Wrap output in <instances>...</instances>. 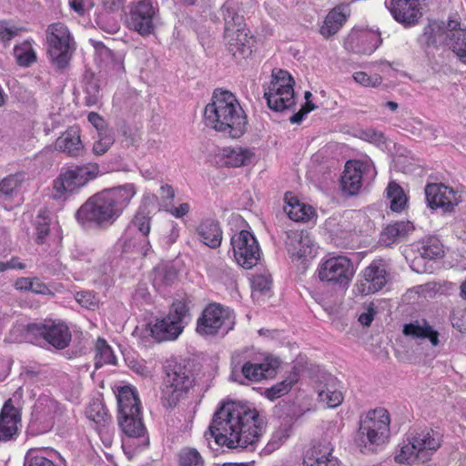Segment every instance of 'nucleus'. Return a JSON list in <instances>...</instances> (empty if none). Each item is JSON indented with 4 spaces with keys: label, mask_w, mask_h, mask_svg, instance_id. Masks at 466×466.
I'll use <instances>...</instances> for the list:
<instances>
[{
    "label": "nucleus",
    "mask_w": 466,
    "mask_h": 466,
    "mask_svg": "<svg viewBox=\"0 0 466 466\" xmlns=\"http://www.w3.org/2000/svg\"><path fill=\"white\" fill-rule=\"evenodd\" d=\"M63 413L61 404L47 396H41L35 406V418L45 423V431L52 429L56 420H60Z\"/></svg>",
    "instance_id": "4be33fe9"
},
{
    "label": "nucleus",
    "mask_w": 466,
    "mask_h": 466,
    "mask_svg": "<svg viewBox=\"0 0 466 466\" xmlns=\"http://www.w3.org/2000/svg\"><path fill=\"white\" fill-rule=\"evenodd\" d=\"M319 401L323 402L328 408H336L343 401L341 391L336 389V379L329 376L328 383L318 390Z\"/></svg>",
    "instance_id": "72a5a7b5"
},
{
    "label": "nucleus",
    "mask_w": 466,
    "mask_h": 466,
    "mask_svg": "<svg viewBox=\"0 0 466 466\" xmlns=\"http://www.w3.org/2000/svg\"><path fill=\"white\" fill-rule=\"evenodd\" d=\"M270 82H277L285 88H288V86L293 88L295 84L291 75L288 71L282 69L278 70L276 73H272V80Z\"/></svg>",
    "instance_id": "bf43d9fd"
},
{
    "label": "nucleus",
    "mask_w": 466,
    "mask_h": 466,
    "mask_svg": "<svg viewBox=\"0 0 466 466\" xmlns=\"http://www.w3.org/2000/svg\"><path fill=\"white\" fill-rule=\"evenodd\" d=\"M189 209L188 203H182L177 208L169 209V213L177 218H181L189 212Z\"/></svg>",
    "instance_id": "338daca9"
},
{
    "label": "nucleus",
    "mask_w": 466,
    "mask_h": 466,
    "mask_svg": "<svg viewBox=\"0 0 466 466\" xmlns=\"http://www.w3.org/2000/svg\"><path fill=\"white\" fill-rule=\"evenodd\" d=\"M135 194V185L131 183L104 189L80 206L76 219L83 228L106 229L121 216Z\"/></svg>",
    "instance_id": "f03ea898"
},
{
    "label": "nucleus",
    "mask_w": 466,
    "mask_h": 466,
    "mask_svg": "<svg viewBox=\"0 0 466 466\" xmlns=\"http://www.w3.org/2000/svg\"><path fill=\"white\" fill-rule=\"evenodd\" d=\"M454 191L451 187L441 184H429L425 187V197L428 206L432 208H442L451 210L453 206Z\"/></svg>",
    "instance_id": "b1692460"
},
{
    "label": "nucleus",
    "mask_w": 466,
    "mask_h": 466,
    "mask_svg": "<svg viewBox=\"0 0 466 466\" xmlns=\"http://www.w3.org/2000/svg\"><path fill=\"white\" fill-rule=\"evenodd\" d=\"M387 270L383 260H374L363 271V279L360 290L364 295L373 294L380 290L387 283Z\"/></svg>",
    "instance_id": "a211bd4d"
},
{
    "label": "nucleus",
    "mask_w": 466,
    "mask_h": 466,
    "mask_svg": "<svg viewBox=\"0 0 466 466\" xmlns=\"http://www.w3.org/2000/svg\"><path fill=\"white\" fill-rule=\"evenodd\" d=\"M272 285V279L270 276L266 275H257L253 278L251 286H252V295L255 296L256 293L264 294L270 290Z\"/></svg>",
    "instance_id": "603ef678"
},
{
    "label": "nucleus",
    "mask_w": 466,
    "mask_h": 466,
    "mask_svg": "<svg viewBox=\"0 0 466 466\" xmlns=\"http://www.w3.org/2000/svg\"><path fill=\"white\" fill-rule=\"evenodd\" d=\"M353 79L363 86L377 87L382 83V77L380 75L369 76L367 73L359 71L353 74Z\"/></svg>",
    "instance_id": "864d4df0"
},
{
    "label": "nucleus",
    "mask_w": 466,
    "mask_h": 466,
    "mask_svg": "<svg viewBox=\"0 0 466 466\" xmlns=\"http://www.w3.org/2000/svg\"><path fill=\"white\" fill-rule=\"evenodd\" d=\"M31 292L35 294H52L50 289L37 278L33 279Z\"/></svg>",
    "instance_id": "e2e57ef3"
},
{
    "label": "nucleus",
    "mask_w": 466,
    "mask_h": 466,
    "mask_svg": "<svg viewBox=\"0 0 466 466\" xmlns=\"http://www.w3.org/2000/svg\"><path fill=\"white\" fill-rule=\"evenodd\" d=\"M333 446L323 439L312 444L306 451L304 466H339V461L332 455Z\"/></svg>",
    "instance_id": "aec40b11"
},
{
    "label": "nucleus",
    "mask_w": 466,
    "mask_h": 466,
    "mask_svg": "<svg viewBox=\"0 0 466 466\" xmlns=\"http://www.w3.org/2000/svg\"><path fill=\"white\" fill-rule=\"evenodd\" d=\"M116 358L106 339L99 338L96 343L95 367L100 369L105 364H116Z\"/></svg>",
    "instance_id": "58836bf2"
},
{
    "label": "nucleus",
    "mask_w": 466,
    "mask_h": 466,
    "mask_svg": "<svg viewBox=\"0 0 466 466\" xmlns=\"http://www.w3.org/2000/svg\"><path fill=\"white\" fill-rule=\"evenodd\" d=\"M156 7L151 0H140L133 6L127 16L129 29H153Z\"/></svg>",
    "instance_id": "f3484780"
},
{
    "label": "nucleus",
    "mask_w": 466,
    "mask_h": 466,
    "mask_svg": "<svg viewBox=\"0 0 466 466\" xmlns=\"http://www.w3.org/2000/svg\"><path fill=\"white\" fill-rule=\"evenodd\" d=\"M179 466H204L200 453L195 448H184L179 451Z\"/></svg>",
    "instance_id": "09e8293b"
},
{
    "label": "nucleus",
    "mask_w": 466,
    "mask_h": 466,
    "mask_svg": "<svg viewBox=\"0 0 466 466\" xmlns=\"http://www.w3.org/2000/svg\"><path fill=\"white\" fill-rule=\"evenodd\" d=\"M194 376L190 369L177 363L167 372L162 389L161 400L166 408L175 407L193 387Z\"/></svg>",
    "instance_id": "1a4fd4ad"
},
{
    "label": "nucleus",
    "mask_w": 466,
    "mask_h": 466,
    "mask_svg": "<svg viewBox=\"0 0 466 466\" xmlns=\"http://www.w3.org/2000/svg\"><path fill=\"white\" fill-rule=\"evenodd\" d=\"M115 143V133L112 128L100 131L97 133V139L93 145V152L95 155L101 156L108 151Z\"/></svg>",
    "instance_id": "a18cd8bd"
},
{
    "label": "nucleus",
    "mask_w": 466,
    "mask_h": 466,
    "mask_svg": "<svg viewBox=\"0 0 466 466\" xmlns=\"http://www.w3.org/2000/svg\"><path fill=\"white\" fill-rule=\"evenodd\" d=\"M234 257L238 265L244 268L256 266L260 258V248L254 235L248 230H241L231 238Z\"/></svg>",
    "instance_id": "f8f14e48"
},
{
    "label": "nucleus",
    "mask_w": 466,
    "mask_h": 466,
    "mask_svg": "<svg viewBox=\"0 0 466 466\" xmlns=\"http://www.w3.org/2000/svg\"><path fill=\"white\" fill-rule=\"evenodd\" d=\"M87 119L95 127L97 133L100 131L109 129L105 119L96 112L89 113L87 116Z\"/></svg>",
    "instance_id": "680f3d73"
},
{
    "label": "nucleus",
    "mask_w": 466,
    "mask_h": 466,
    "mask_svg": "<svg viewBox=\"0 0 466 466\" xmlns=\"http://www.w3.org/2000/svg\"><path fill=\"white\" fill-rule=\"evenodd\" d=\"M360 138L370 143H373L377 146H381L386 143V137L384 134L373 128L360 130Z\"/></svg>",
    "instance_id": "5fc2aeb1"
},
{
    "label": "nucleus",
    "mask_w": 466,
    "mask_h": 466,
    "mask_svg": "<svg viewBox=\"0 0 466 466\" xmlns=\"http://www.w3.org/2000/svg\"><path fill=\"white\" fill-rule=\"evenodd\" d=\"M274 415L281 420V425L273 438H278L279 442H282L283 440H287L289 437L292 425L296 420L295 406L290 402L280 401L274 408Z\"/></svg>",
    "instance_id": "c756f323"
},
{
    "label": "nucleus",
    "mask_w": 466,
    "mask_h": 466,
    "mask_svg": "<svg viewBox=\"0 0 466 466\" xmlns=\"http://www.w3.org/2000/svg\"><path fill=\"white\" fill-rule=\"evenodd\" d=\"M21 412L13 405L11 399L5 400L0 411V441L13 440L18 434Z\"/></svg>",
    "instance_id": "412c9836"
},
{
    "label": "nucleus",
    "mask_w": 466,
    "mask_h": 466,
    "mask_svg": "<svg viewBox=\"0 0 466 466\" xmlns=\"http://www.w3.org/2000/svg\"><path fill=\"white\" fill-rule=\"evenodd\" d=\"M294 382L295 381L291 379L283 380L270 388L266 389L264 395L267 399L273 401L289 392Z\"/></svg>",
    "instance_id": "49530a36"
},
{
    "label": "nucleus",
    "mask_w": 466,
    "mask_h": 466,
    "mask_svg": "<svg viewBox=\"0 0 466 466\" xmlns=\"http://www.w3.org/2000/svg\"><path fill=\"white\" fill-rule=\"evenodd\" d=\"M224 41L228 53L239 63L252 54L256 38L251 31H225Z\"/></svg>",
    "instance_id": "dca6fc26"
},
{
    "label": "nucleus",
    "mask_w": 466,
    "mask_h": 466,
    "mask_svg": "<svg viewBox=\"0 0 466 466\" xmlns=\"http://www.w3.org/2000/svg\"><path fill=\"white\" fill-rule=\"evenodd\" d=\"M223 157L225 158V165L238 167L250 164L254 157V153L250 149L238 147L225 148L223 150Z\"/></svg>",
    "instance_id": "f704fd0d"
},
{
    "label": "nucleus",
    "mask_w": 466,
    "mask_h": 466,
    "mask_svg": "<svg viewBox=\"0 0 466 466\" xmlns=\"http://www.w3.org/2000/svg\"><path fill=\"white\" fill-rule=\"evenodd\" d=\"M403 334L414 339H429L433 347L440 344L439 332L425 319H416L403 326Z\"/></svg>",
    "instance_id": "c85d7f7f"
},
{
    "label": "nucleus",
    "mask_w": 466,
    "mask_h": 466,
    "mask_svg": "<svg viewBox=\"0 0 466 466\" xmlns=\"http://www.w3.org/2000/svg\"><path fill=\"white\" fill-rule=\"evenodd\" d=\"M388 198H390V209L395 212H400L404 209L407 198L402 188L395 182H390L387 187Z\"/></svg>",
    "instance_id": "c03bdc74"
},
{
    "label": "nucleus",
    "mask_w": 466,
    "mask_h": 466,
    "mask_svg": "<svg viewBox=\"0 0 466 466\" xmlns=\"http://www.w3.org/2000/svg\"><path fill=\"white\" fill-rule=\"evenodd\" d=\"M364 164L360 161H348L340 179L341 189L353 196L362 187V174Z\"/></svg>",
    "instance_id": "a878e982"
},
{
    "label": "nucleus",
    "mask_w": 466,
    "mask_h": 466,
    "mask_svg": "<svg viewBox=\"0 0 466 466\" xmlns=\"http://www.w3.org/2000/svg\"><path fill=\"white\" fill-rule=\"evenodd\" d=\"M26 179V173L19 171L4 177L0 181V202L12 199Z\"/></svg>",
    "instance_id": "473e14b6"
},
{
    "label": "nucleus",
    "mask_w": 466,
    "mask_h": 466,
    "mask_svg": "<svg viewBox=\"0 0 466 466\" xmlns=\"http://www.w3.org/2000/svg\"><path fill=\"white\" fill-rule=\"evenodd\" d=\"M413 226L410 221H398L387 226L381 234L380 240L390 246L399 239L406 237L410 231L413 230Z\"/></svg>",
    "instance_id": "e433bc0d"
},
{
    "label": "nucleus",
    "mask_w": 466,
    "mask_h": 466,
    "mask_svg": "<svg viewBox=\"0 0 466 466\" xmlns=\"http://www.w3.org/2000/svg\"><path fill=\"white\" fill-rule=\"evenodd\" d=\"M235 324L233 312L220 304L212 303L205 308L198 319L197 331L201 335H216L220 329L226 334Z\"/></svg>",
    "instance_id": "9d476101"
},
{
    "label": "nucleus",
    "mask_w": 466,
    "mask_h": 466,
    "mask_svg": "<svg viewBox=\"0 0 466 466\" xmlns=\"http://www.w3.org/2000/svg\"><path fill=\"white\" fill-rule=\"evenodd\" d=\"M285 212L294 221H307L313 214L311 207L300 203L297 199L289 202L288 207L285 208Z\"/></svg>",
    "instance_id": "79ce46f5"
},
{
    "label": "nucleus",
    "mask_w": 466,
    "mask_h": 466,
    "mask_svg": "<svg viewBox=\"0 0 466 466\" xmlns=\"http://www.w3.org/2000/svg\"><path fill=\"white\" fill-rule=\"evenodd\" d=\"M132 224L144 237L150 232V218L143 213L137 212L132 220Z\"/></svg>",
    "instance_id": "13d9d810"
},
{
    "label": "nucleus",
    "mask_w": 466,
    "mask_h": 466,
    "mask_svg": "<svg viewBox=\"0 0 466 466\" xmlns=\"http://www.w3.org/2000/svg\"><path fill=\"white\" fill-rule=\"evenodd\" d=\"M440 446L439 432L433 430H423L407 437L400 452L395 459L400 463L407 464H413L416 461L425 462Z\"/></svg>",
    "instance_id": "0eeeda50"
},
{
    "label": "nucleus",
    "mask_w": 466,
    "mask_h": 466,
    "mask_svg": "<svg viewBox=\"0 0 466 466\" xmlns=\"http://www.w3.org/2000/svg\"><path fill=\"white\" fill-rule=\"evenodd\" d=\"M190 300L187 298L175 299L168 314L157 319L150 326V335L157 342L175 340L184 330L190 319Z\"/></svg>",
    "instance_id": "39448f33"
},
{
    "label": "nucleus",
    "mask_w": 466,
    "mask_h": 466,
    "mask_svg": "<svg viewBox=\"0 0 466 466\" xmlns=\"http://www.w3.org/2000/svg\"><path fill=\"white\" fill-rule=\"evenodd\" d=\"M45 452L44 450H29L25 456L24 466H56L51 459L44 455Z\"/></svg>",
    "instance_id": "de8ad7c7"
},
{
    "label": "nucleus",
    "mask_w": 466,
    "mask_h": 466,
    "mask_svg": "<svg viewBox=\"0 0 466 466\" xmlns=\"http://www.w3.org/2000/svg\"><path fill=\"white\" fill-rule=\"evenodd\" d=\"M154 275V285L157 288L171 286L177 279V269L168 265L157 267Z\"/></svg>",
    "instance_id": "a19ab883"
},
{
    "label": "nucleus",
    "mask_w": 466,
    "mask_h": 466,
    "mask_svg": "<svg viewBox=\"0 0 466 466\" xmlns=\"http://www.w3.org/2000/svg\"><path fill=\"white\" fill-rule=\"evenodd\" d=\"M47 55L51 66L56 71H64L69 66L76 43L69 31H51L46 35Z\"/></svg>",
    "instance_id": "9b49d317"
},
{
    "label": "nucleus",
    "mask_w": 466,
    "mask_h": 466,
    "mask_svg": "<svg viewBox=\"0 0 466 466\" xmlns=\"http://www.w3.org/2000/svg\"><path fill=\"white\" fill-rule=\"evenodd\" d=\"M103 6L110 12L118 11L124 5L123 0H102Z\"/></svg>",
    "instance_id": "774afa93"
},
{
    "label": "nucleus",
    "mask_w": 466,
    "mask_h": 466,
    "mask_svg": "<svg viewBox=\"0 0 466 466\" xmlns=\"http://www.w3.org/2000/svg\"><path fill=\"white\" fill-rule=\"evenodd\" d=\"M76 300L84 308L94 309L98 303L95 294L91 291H78L75 295Z\"/></svg>",
    "instance_id": "6e6d98bb"
},
{
    "label": "nucleus",
    "mask_w": 466,
    "mask_h": 466,
    "mask_svg": "<svg viewBox=\"0 0 466 466\" xmlns=\"http://www.w3.org/2000/svg\"><path fill=\"white\" fill-rule=\"evenodd\" d=\"M55 148L66 153L68 157L80 156L84 150V146L80 138L78 127H70L62 133L55 142Z\"/></svg>",
    "instance_id": "bb28decb"
},
{
    "label": "nucleus",
    "mask_w": 466,
    "mask_h": 466,
    "mask_svg": "<svg viewBox=\"0 0 466 466\" xmlns=\"http://www.w3.org/2000/svg\"><path fill=\"white\" fill-rule=\"evenodd\" d=\"M418 251L421 258L430 260L442 258L445 254L443 244L436 237H428L423 238L420 242Z\"/></svg>",
    "instance_id": "c9c22d12"
},
{
    "label": "nucleus",
    "mask_w": 466,
    "mask_h": 466,
    "mask_svg": "<svg viewBox=\"0 0 466 466\" xmlns=\"http://www.w3.org/2000/svg\"><path fill=\"white\" fill-rule=\"evenodd\" d=\"M393 18L405 27L414 26L422 17L421 0H386Z\"/></svg>",
    "instance_id": "2eb2a0df"
},
{
    "label": "nucleus",
    "mask_w": 466,
    "mask_h": 466,
    "mask_svg": "<svg viewBox=\"0 0 466 466\" xmlns=\"http://www.w3.org/2000/svg\"><path fill=\"white\" fill-rule=\"evenodd\" d=\"M447 45L459 59L466 64V31H451Z\"/></svg>",
    "instance_id": "37998d69"
},
{
    "label": "nucleus",
    "mask_w": 466,
    "mask_h": 466,
    "mask_svg": "<svg viewBox=\"0 0 466 466\" xmlns=\"http://www.w3.org/2000/svg\"><path fill=\"white\" fill-rule=\"evenodd\" d=\"M222 13L225 21L224 29H233L234 27L241 29L245 25L243 15H239L234 8L223 7Z\"/></svg>",
    "instance_id": "8fccbe9b"
},
{
    "label": "nucleus",
    "mask_w": 466,
    "mask_h": 466,
    "mask_svg": "<svg viewBox=\"0 0 466 466\" xmlns=\"http://www.w3.org/2000/svg\"><path fill=\"white\" fill-rule=\"evenodd\" d=\"M266 425L265 416L252 404L228 400L216 410L204 436L207 441L213 438L218 445L228 449H254Z\"/></svg>",
    "instance_id": "f257e3e1"
},
{
    "label": "nucleus",
    "mask_w": 466,
    "mask_h": 466,
    "mask_svg": "<svg viewBox=\"0 0 466 466\" xmlns=\"http://www.w3.org/2000/svg\"><path fill=\"white\" fill-rule=\"evenodd\" d=\"M446 31H424L420 35L418 42L420 46L429 53L431 50H437L441 45L447 41Z\"/></svg>",
    "instance_id": "ea45409f"
},
{
    "label": "nucleus",
    "mask_w": 466,
    "mask_h": 466,
    "mask_svg": "<svg viewBox=\"0 0 466 466\" xmlns=\"http://www.w3.org/2000/svg\"><path fill=\"white\" fill-rule=\"evenodd\" d=\"M279 364L280 361L277 358H266L265 361L261 363L247 361L241 367V374L248 380L259 381L274 377Z\"/></svg>",
    "instance_id": "5701e85b"
},
{
    "label": "nucleus",
    "mask_w": 466,
    "mask_h": 466,
    "mask_svg": "<svg viewBox=\"0 0 466 466\" xmlns=\"http://www.w3.org/2000/svg\"><path fill=\"white\" fill-rule=\"evenodd\" d=\"M99 174V166L88 163L63 169L53 182V198L66 199L73 193L94 180Z\"/></svg>",
    "instance_id": "6e6552de"
},
{
    "label": "nucleus",
    "mask_w": 466,
    "mask_h": 466,
    "mask_svg": "<svg viewBox=\"0 0 466 466\" xmlns=\"http://www.w3.org/2000/svg\"><path fill=\"white\" fill-rule=\"evenodd\" d=\"M376 311L372 307H369L367 312H363L359 317V321L361 325L369 327L374 319Z\"/></svg>",
    "instance_id": "0e129e2a"
},
{
    "label": "nucleus",
    "mask_w": 466,
    "mask_h": 466,
    "mask_svg": "<svg viewBox=\"0 0 466 466\" xmlns=\"http://www.w3.org/2000/svg\"><path fill=\"white\" fill-rule=\"evenodd\" d=\"M15 53L17 63L22 66H29L36 60L35 53L32 48L24 50L16 47Z\"/></svg>",
    "instance_id": "4d7b16f0"
},
{
    "label": "nucleus",
    "mask_w": 466,
    "mask_h": 466,
    "mask_svg": "<svg viewBox=\"0 0 466 466\" xmlns=\"http://www.w3.org/2000/svg\"><path fill=\"white\" fill-rule=\"evenodd\" d=\"M33 279L30 278H18L15 282V288L17 290L31 291Z\"/></svg>",
    "instance_id": "69168bd1"
},
{
    "label": "nucleus",
    "mask_w": 466,
    "mask_h": 466,
    "mask_svg": "<svg viewBox=\"0 0 466 466\" xmlns=\"http://www.w3.org/2000/svg\"><path fill=\"white\" fill-rule=\"evenodd\" d=\"M286 246L292 258L301 259L315 257L314 244L308 233L302 231L289 233Z\"/></svg>",
    "instance_id": "393cba45"
},
{
    "label": "nucleus",
    "mask_w": 466,
    "mask_h": 466,
    "mask_svg": "<svg viewBox=\"0 0 466 466\" xmlns=\"http://www.w3.org/2000/svg\"><path fill=\"white\" fill-rule=\"evenodd\" d=\"M27 332L41 336L48 344L57 350L66 349L72 338L68 327L64 322H56L51 319L28 324Z\"/></svg>",
    "instance_id": "ddd939ff"
},
{
    "label": "nucleus",
    "mask_w": 466,
    "mask_h": 466,
    "mask_svg": "<svg viewBox=\"0 0 466 466\" xmlns=\"http://www.w3.org/2000/svg\"><path fill=\"white\" fill-rule=\"evenodd\" d=\"M205 125L232 138L247 130V115L236 96L229 91L215 89L204 110Z\"/></svg>",
    "instance_id": "7ed1b4c3"
},
{
    "label": "nucleus",
    "mask_w": 466,
    "mask_h": 466,
    "mask_svg": "<svg viewBox=\"0 0 466 466\" xmlns=\"http://www.w3.org/2000/svg\"><path fill=\"white\" fill-rule=\"evenodd\" d=\"M354 272L351 260L345 256H338L325 260L319 266V278L321 281L347 285Z\"/></svg>",
    "instance_id": "4468645a"
},
{
    "label": "nucleus",
    "mask_w": 466,
    "mask_h": 466,
    "mask_svg": "<svg viewBox=\"0 0 466 466\" xmlns=\"http://www.w3.org/2000/svg\"><path fill=\"white\" fill-rule=\"evenodd\" d=\"M198 240L210 248H217L222 241V229L218 220L205 218L196 228Z\"/></svg>",
    "instance_id": "cd10ccee"
},
{
    "label": "nucleus",
    "mask_w": 466,
    "mask_h": 466,
    "mask_svg": "<svg viewBox=\"0 0 466 466\" xmlns=\"http://www.w3.org/2000/svg\"><path fill=\"white\" fill-rule=\"evenodd\" d=\"M117 420L122 431L130 438L145 437L146 427L142 420L140 400L131 386H124L117 395Z\"/></svg>",
    "instance_id": "20e7f679"
},
{
    "label": "nucleus",
    "mask_w": 466,
    "mask_h": 466,
    "mask_svg": "<svg viewBox=\"0 0 466 466\" xmlns=\"http://www.w3.org/2000/svg\"><path fill=\"white\" fill-rule=\"evenodd\" d=\"M35 229L36 242L43 244L46 236L49 234V223L46 221V218L38 217Z\"/></svg>",
    "instance_id": "052dcab7"
},
{
    "label": "nucleus",
    "mask_w": 466,
    "mask_h": 466,
    "mask_svg": "<svg viewBox=\"0 0 466 466\" xmlns=\"http://www.w3.org/2000/svg\"><path fill=\"white\" fill-rule=\"evenodd\" d=\"M380 31H371L363 35L350 34L346 42V47L355 53L371 54L380 46Z\"/></svg>",
    "instance_id": "7c9ffc66"
},
{
    "label": "nucleus",
    "mask_w": 466,
    "mask_h": 466,
    "mask_svg": "<svg viewBox=\"0 0 466 466\" xmlns=\"http://www.w3.org/2000/svg\"><path fill=\"white\" fill-rule=\"evenodd\" d=\"M86 416L96 423L106 421L107 419V410L100 400L93 401L86 409Z\"/></svg>",
    "instance_id": "3c124183"
},
{
    "label": "nucleus",
    "mask_w": 466,
    "mask_h": 466,
    "mask_svg": "<svg viewBox=\"0 0 466 466\" xmlns=\"http://www.w3.org/2000/svg\"><path fill=\"white\" fill-rule=\"evenodd\" d=\"M264 97L268 107L276 112H281L295 106L294 88L290 86L285 88L277 82L269 83L265 89Z\"/></svg>",
    "instance_id": "6ab92c4d"
},
{
    "label": "nucleus",
    "mask_w": 466,
    "mask_h": 466,
    "mask_svg": "<svg viewBox=\"0 0 466 466\" xmlns=\"http://www.w3.org/2000/svg\"><path fill=\"white\" fill-rule=\"evenodd\" d=\"M390 418L387 410L378 408L360 417L357 441L363 448L373 451L374 446L385 443L390 436Z\"/></svg>",
    "instance_id": "423d86ee"
},
{
    "label": "nucleus",
    "mask_w": 466,
    "mask_h": 466,
    "mask_svg": "<svg viewBox=\"0 0 466 466\" xmlns=\"http://www.w3.org/2000/svg\"><path fill=\"white\" fill-rule=\"evenodd\" d=\"M85 105L93 106L97 105L102 97L100 79L93 72L86 70L83 77Z\"/></svg>",
    "instance_id": "2f4dec72"
},
{
    "label": "nucleus",
    "mask_w": 466,
    "mask_h": 466,
    "mask_svg": "<svg viewBox=\"0 0 466 466\" xmlns=\"http://www.w3.org/2000/svg\"><path fill=\"white\" fill-rule=\"evenodd\" d=\"M350 15V10L347 5H340L331 9L325 18V29H339Z\"/></svg>",
    "instance_id": "4c0bfd02"
}]
</instances>
